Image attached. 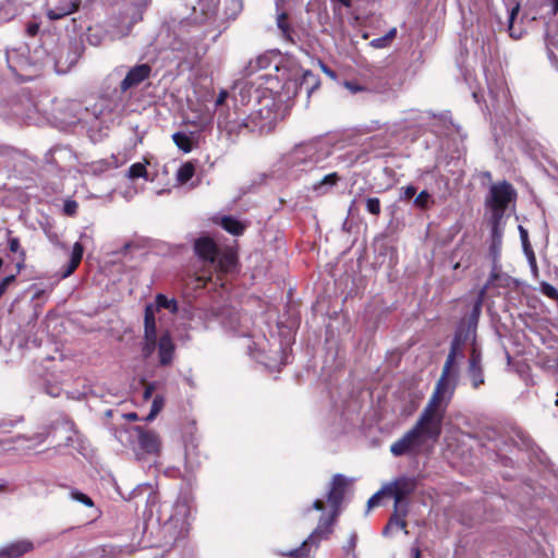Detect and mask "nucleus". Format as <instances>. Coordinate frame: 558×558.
Returning a JSON list of instances; mask_svg holds the SVG:
<instances>
[{"label": "nucleus", "instance_id": "obj_1", "mask_svg": "<svg viewBox=\"0 0 558 558\" xmlns=\"http://www.w3.org/2000/svg\"><path fill=\"white\" fill-rule=\"evenodd\" d=\"M348 488V480L342 474L332 476L327 492V504L329 513L327 517L322 515L317 526L310 536L300 545V547L280 551L278 555L288 558H313L312 547L318 548L322 539H328L333 532V525L341 512V505Z\"/></svg>", "mask_w": 558, "mask_h": 558}, {"label": "nucleus", "instance_id": "obj_2", "mask_svg": "<svg viewBox=\"0 0 558 558\" xmlns=\"http://www.w3.org/2000/svg\"><path fill=\"white\" fill-rule=\"evenodd\" d=\"M191 505L187 498L179 497L173 504L160 505L158 520L173 538L184 537L190 530Z\"/></svg>", "mask_w": 558, "mask_h": 558}, {"label": "nucleus", "instance_id": "obj_3", "mask_svg": "<svg viewBox=\"0 0 558 558\" xmlns=\"http://www.w3.org/2000/svg\"><path fill=\"white\" fill-rule=\"evenodd\" d=\"M421 420H417L414 426L408 430L400 439L391 444L390 452L395 457H402L405 454H417L427 440L433 442L437 441L440 432Z\"/></svg>", "mask_w": 558, "mask_h": 558}, {"label": "nucleus", "instance_id": "obj_4", "mask_svg": "<svg viewBox=\"0 0 558 558\" xmlns=\"http://www.w3.org/2000/svg\"><path fill=\"white\" fill-rule=\"evenodd\" d=\"M417 486L414 477L399 476L395 481L385 484L377 493H375L367 501L368 509L379 505L383 497H392L395 501L405 499L412 495Z\"/></svg>", "mask_w": 558, "mask_h": 558}, {"label": "nucleus", "instance_id": "obj_5", "mask_svg": "<svg viewBox=\"0 0 558 558\" xmlns=\"http://www.w3.org/2000/svg\"><path fill=\"white\" fill-rule=\"evenodd\" d=\"M515 198L517 192L507 181L490 186L486 206L492 210L493 220L496 221V223H499L509 204L515 201Z\"/></svg>", "mask_w": 558, "mask_h": 558}, {"label": "nucleus", "instance_id": "obj_6", "mask_svg": "<svg viewBox=\"0 0 558 558\" xmlns=\"http://www.w3.org/2000/svg\"><path fill=\"white\" fill-rule=\"evenodd\" d=\"M514 282V279L508 274L504 272L501 265L495 260V263H493L492 270L486 283L478 291L476 307H480L483 304L488 290L495 288L509 289L513 286Z\"/></svg>", "mask_w": 558, "mask_h": 558}, {"label": "nucleus", "instance_id": "obj_7", "mask_svg": "<svg viewBox=\"0 0 558 558\" xmlns=\"http://www.w3.org/2000/svg\"><path fill=\"white\" fill-rule=\"evenodd\" d=\"M287 163L291 167H307L318 161V149L314 143L294 146L287 155Z\"/></svg>", "mask_w": 558, "mask_h": 558}, {"label": "nucleus", "instance_id": "obj_8", "mask_svg": "<svg viewBox=\"0 0 558 558\" xmlns=\"http://www.w3.org/2000/svg\"><path fill=\"white\" fill-rule=\"evenodd\" d=\"M251 125V133H258L259 135L271 133L277 125V112L265 106L248 116Z\"/></svg>", "mask_w": 558, "mask_h": 558}, {"label": "nucleus", "instance_id": "obj_9", "mask_svg": "<svg viewBox=\"0 0 558 558\" xmlns=\"http://www.w3.org/2000/svg\"><path fill=\"white\" fill-rule=\"evenodd\" d=\"M442 399L444 395H440L438 391H434L418 417V420L432 426L434 428L433 432L437 429L441 433L442 420L445 415V410L440 409Z\"/></svg>", "mask_w": 558, "mask_h": 558}, {"label": "nucleus", "instance_id": "obj_10", "mask_svg": "<svg viewBox=\"0 0 558 558\" xmlns=\"http://www.w3.org/2000/svg\"><path fill=\"white\" fill-rule=\"evenodd\" d=\"M228 109L218 110L217 125L230 138H238L244 131L251 133V123L248 116L244 119H231Z\"/></svg>", "mask_w": 558, "mask_h": 558}, {"label": "nucleus", "instance_id": "obj_11", "mask_svg": "<svg viewBox=\"0 0 558 558\" xmlns=\"http://www.w3.org/2000/svg\"><path fill=\"white\" fill-rule=\"evenodd\" d=\"M466 375L473 389H478L485 384L483 356L476 343L473 342L468 361Z\"/></svg>", "mask_w": 558, "mask_h": 558}, {"label": "nucleus", "instance_id": "obj_12", "mask_svg": "<svg viewBox=\"0 0 558 558\" xmlns=\"http://www.w3.org/2000/svg\"><path fill=\"white\" fill-rule=\"evenodd\" d=\"M462 347V340L460 336H456L453 340L451 341L450 350L447 355L446 362L442 367L441 376L439 380L436 384L435 390L438 391L440 395H445L446 389L448 387V378L451 373V368L453 367L456 363V357L461 350Z\"/></svg>", "mask_w": 558, "mask_h": 558}, {"label": "nucleus", "instance_id": "obj_13", "mask_svg": "<svg viewBox=\"0 0 558 558\" xmlns=\"http://www.w3.org/2000/svg\"><path fill=\"white\" fill-rule=\"evenodd\" d=\"M409 513V502L405 499L395 501L393 512L383 530L385 536L389 535L393 529H400L409 534L407 530V515Z\"/></svg>", "mask_w": 558, "mask_h": 558}, {"label": "nucleus", "instance_id": "obj_14", "mask_svg": "<svg viewBox=\"0 0 558 558\" xmlns=\"http://www.w3.org/2000/svg\"><path fill=\"white\" fill-rule=\"evenodd\" d=\"M151 66L148 63L136 64L131 68L125 77L120 83L121 93H125L131 88L137 87L151 75Z\"/></svg>", "mask_w": 558, "mask_h": 558}, {"label": "nucleus", "instance_id": "obj_15", "mask_svg": "<svg viewBox=\"0 0 558 558\" xmlns=\"http://www.w3.org/2000/svg\"><path fill=\"white\" fill-rule=\"evenodd\" d=\"M238 263L236 254L233 250L227 248L223 251H219V254L216 258V263L213 267H215L216 279L223 286L222 280L227 274L234 271Z\"/></svg>", "mask_w": 558, "mask_h": 558}, {"label": "nucleus", "instance_id": "obj_16", "mask_svg": "<svg viewBox=\"0 0 558 558\" xmlns=\"http://www.w3.org/2000/svg\"><path fill=\"white\" fill-rule=\"evenodd\" d=\"M195 255L210 266H214L219 254V247L209 236H201L194 241Z\"/></svg>", "mask_w": 558, "mask_h": 558}, {"label": "nucleus", "instance_id": "obj_17", "mask_svg": "<svg viewBox=\"0 0 558 558\" xmlns=\"http://www.w3.org/2000/svg\"><path fill=\"white\" fill-rule=\"evenodd\" d=\"M138 433L137 444L141 450L148 454H157L160 450L159 435L150 429H144L141 426L135 427Z\"/></svg>", "mask_w": 558, "mask_h": 558}, {"label": "nucleus", "instance_id": "obj_18", "mask_svg": "<svg viewBox=\"0 0 558 558\" xmlns=\"http://www.w3.org/2000/svg\"><path fill=\"white\" fill-rule=\"evenodd\" d=\"M175 345L169 332H165L158 340V356L161 366H168L172 363Z\"/></svg>", "mask_w": 558, "mask_h": 558}, {"label": "nucleus", "instance_id": "obj_19", "mask_svg": "<svg viewBox=\"0 0 558 558\" xmlns=\"http://www.w3.org/2000/svg\"><path fill=\"white\" fill-rule=\"evenodd\" d=\"M34 545L31 541L22 539L0 547V558H20L32 551Z\"/></svg>", "mask_w": 558, "mask_h": 558}, {"label": "nucleus", "instance_id": "obj_20", "mask_svg": "<svg viewBox=\"0 0 558 558\" xmlns=\"http://www.w3.org/2000/svg\"><path fill=\"white\" fill-rule=\"evenodd\" d=\"M84 254V246L80 242H75L72 248L71 258L62 271V278L71 276L80 266Z\"/></svg>", "mask_w": 558, "mask_h": 558}, {"label": "nucleus", "instance_id": "obj_21", "mask_svg": "<svg viewBox=\"0 0 558 558\" xmlns=\"http://www.w3.org/2000/svg\"><path fill=\"white\" fill-rule=\"evenodd\" d=\"M277 27L280 29L282 37L291 44H295L293 38L294 28L289 23V14L287 12H281L277 16Z\"/></svg>", "mask_w": 558, "mask_h": 558}, {"label": "nucleus", "instance_id": "obj_22", "mask_svg": "<svg viewBox=\"0 0 558 558\" xmlns=\"http://www.w3.org/2000/svg\"><path fill=\"white\" fill-rule=\"evenodd\" d=\"M144 337H157L155 310L153 305H147L144 312Z\"/></svg>", "mask_w": 558, "mask_h": 558}, {"label": "nucleus", "instance_id": "obj_23", "mask_svg": "<svg viewBox=\"0 0 558 558\" xmlns=\"http://www.w3.org/2000/svg\"><path fill=\"white\" fill-rule=\"evenodd\" d=\"M340 181V175L337 172H331L325 175L320 181L313 185V190L319 194H326L328 191L336 186Z\"/></svg>", "mask_w": 558, "mask_h": 558}, {"label": "nucleus", "instance_id": "obj_24", "mask_svg": "<svg viewBox=\"0 0 558 558\" xmlns=\"http://www.w3.org/2000/svg\"><path fill=\"white\" fill-rule=\"evenodd\" d=\"M220 225L227 232L232 235H241L245 230V225L231 216L222 217Z\"/></svg>", "mask_w": 558, "mask_h": 558}, {"label": "nucleus", "instance_id": "obj_25", "mask_svg": "<svg viewBox=\"0 0 558 558\" xmlns=\"http://www.w3.org/2000/svg\"><path fill=\"white\" fill-rule=\"evenodd\" d=\"M499 223H496L494 221L493 228H492V244L489 247L490 255L493 257V263L498 262L500 248H501V232L498 228Z\"/></svg>", "mask_w": 558, "mask_h": 558}, {"label": "nucleus", "instance_id": "obj_26", "mask_svg": "<svg viewBox=\"0 0 558 558\" xmlns=\"http://www.w3.org/2000/svg\"><path fill=\"white\" fill-rule=\"evenodd\" d=\"M320 85L319 77L314 74L311 70H306L303 72L300 87H304L308 94L313 93Z\"/></svg>", "mask_w": 558, "mask_h": 558}, {"label": "nucleus", "instance_id": "obj_27", "mask_svg": "<svg viewBox=\"0 0 558 558\" xmlns=\"http://www.w3.org/2000/svg\"><path fill=\"white\" fill-rule=\"evenodd\" d=\"M195 173V166L191 161L184 162L178 170L177 180L181 184L189 182Z\"/></svg>", "mask_w": 558, "mask_h": 558}, {"label": "nucleus", "instance_id": "obj_28", "mask_svg": "<svg viewBox=\"0 0 558 558\" xmlns=\"http://www.w3.org/2000/svg\"><path fill=\"white\" fill-rule=\"evenodd\" d=\"M174 144L184 153H190L193 149L191 137L183 133L177 132L172 135Z\"/></svg>", "mask_w": 558, "mask_h": 558}, {"label": "nucleus", "instance_id": "obj_29", "mask_svg": "<svg viewBox=\"0 0 558 558\" xmlns=\"http://www.w3.org/2000/svg\"><path fill=\"white\" fill-rule=\"evenodd\" d=\"M77 9L78 4L72 2L68 5L66 9H50L47 12V15L50 20L56 21L77 11Z\"/></svg>", "mask_w": 558, "mask_h": 558}, {"label": "nucleus", "instance_id": "obj_30", "mask_svg": "<svg viewBox=\"0 0 558 558\" xmlns=\"http://www.w3.org/2000/svg\"><path fill=\"white\" fill-rule=\"evenodd\" d=\"M397 29H389L384 36L375 38L371 41V46L377 49L387 47L396 37Z\"/></svg>", "mask_w": 558, "mask_h": 558}, {"label": "nucleus", "instance_id": "obj_31", "mask_svg": "<svg viewBox=\"0 0 558 558\" xmlns=\"http://www.w3.org/2000/svg\"><path fill=\"white\" fill-rule=\"evenodd\" d=\"M357 543V534L355 532L351 533L345 545L342 547L343 558H356L355 557V547Z\"/></svg>", "mask_w": 558, "mask_h": 558}, {"label": "nucleus", "instance_id": "obj_32", "mask_svg": "<svg viewBox=\"0 0 558 558\" xmlns=\"http://www.w3.org/2000/svg\"><path fill=\"white\" fill-rule=\"evenodd\" d=\"M156 345L158 347L157 337H144V342L142 345L143 357H150L156 350Z\"/></svg>", "mask_w": 558, "mask_h": 558}, {"label": "nucleus", "instance_id": "obj_33", "mask_svg": "<svg viewBox=\"0 0 558 558\" xmlns=\"http://www.w3.org/2000/svg\"><path fill=\"white\" fill-rule=\"evenodd\" d=\"M128 175L130 179H138V178H146L147 177V169L145 165L141 162L133 163L128 171Z\"/></svg>", "mask_w": 558, "mask_h": 558}, {"label": "nucleus", "instance_id": "obj_34", "mask_svg": "<svg viewBox=\"0 0 558 558\" xmlns=\"http://www.w3.org/2000/svg\"><path fill=\"white\" fill-rule=\"evenodd\" d=\"M365 207L373 216L378 217L381 213V203L378 197H367L365 201Z\"/></svg>", "mask_w": 558, "mask_h": 558}, {"label": "nucleus", "instance_id": "obj_35", "mask_svg": "<svg viewBox=\"0 0 558 558\" xmlns=\"http://www.w3.org/2000/svg\"><path fill=\"white\" fill-rule=\"evenodd\" d=\"M430 203L434 202L432 201V196L427 191L420 192L418 195L414 198V205L420 209H427Z\"/></svg>", "mask_w": 558, "mask_h": 558}, {"label": "nucleus", "instance_id": "obj_36", "mask_svg": "<svg viewBox=\"0 0 558 558\" xmlns=\"http://www.w3.org/2000/svg\"><path fill=\"white\" fill-rule=\"evenodd\" d=\"M163 405H165L163 397L160 395L155 396L153 403H151L150 412H149L148 416L146 417V420L150 421V420L155 418L156 415L162 410Z\"/></svg>", "mask_w": 558, "mask_h": 558}, {"label": "nucleus", "instance_id": "obj_37", "mask_svg": "<svg viewBox=\"0 0 558 558\" xmlns=\"http://www.w3.org/2000/svg\"><path fill=\"white\" fill-rule=\"evenodd\" d=\"M156 305L159 308L177 310V302L173 299H168L165 294L156 295Z\"/></svg>", "mask_w": 558, "mask_h": 558}, {"label": "nucleus", "instance_id": "obj_38", "mask_svg": "<svg viewBox=\"0 0 558 558\" xmlns=\"http://www.w3.org/2000/svg\"><path fill=\"white\" fill-rule=\"evenodd\" d=\"M8 247L10 252L17 253L21 256V251H24L21 246L20 239L12 235V231L8 230Z\"/></svg>", "mask_w": 558, "mask_h": 558}, {"label": "nucleus", "instance_id": "obj_39", "mask_svg": "<svg viewBox=\"0 0 558 558\" xmlns=\"http://www.w3.org/2000/svg\"><path fill=\"white\" fill-rule=\"evenodd\" d=\"M541 292L553 301H558V290L548 282L541 283Z\"/></svg>", "mask_w": 558, "mask_h": 558}, {"label": "nucleus", "instance_id": "obj_40", "mask_svg": "<svg viewBox=\"0 0 558 558\" xmlns=\"http://www.w3.org/2000/svg\"><path fill=\"white\" fill-rule=\"evenodd\" d=\"M520 9H521V5L519 2H517L509 11V32H510V36L513 37V38H519V36H515L513 33H512V29H513V22L514 20L517 19L519 12H520Z\"/></svg>", "mask_w": 558, "mask_h": 558}, {"label": "nucleus", "instance_id": "obj_41", "mask_svg": "<svg viewBox=\"0 0 558 558\" xmlns=\"http://www.w3.org/2000/svg\"><path fill=\"white\" fill-rule=\"evenodd\" d=\"M71 496L74 500L82 502L86 507L94 506L92 498L82 492L74 490V492H72Z\"/></svg>", "mask_w": 558, "mask_h": 558}, {"label": "nucleus", "instance_id": "obj_42", "mask_svg": "<svg viewBox=\"0 0 558 558\" xmlns=\"http://www.w3.org/2000/svg\"><path fill=\"white\" fill-rule=\"evenodd\" d=\"M16 280V276L15 275H10V276H7L4 277L1 282H0V299L2 298V295L5 293L8 287L10 284H12L13 282H15Z\"/></svg>", "mask_w": 558, "mask_h": 558}, {"label": "nucleus", "instance_id": "obj_43", "mask_svg": "<svg viewBox=\"0 0 558 558\" xmlns=\"http://www.w3.org/2000/svg\"><path fill=\"white\" fill-rule=\"evenodd\" d=\"M77 203L73 199H69L64 203L63 211L66 216H74L77 211Z\"/></svg>", "mask_w": 558, "mask_h": 558}, {"label": "nucleus", "instance_id": "obj_44", "mask_svg": "<svg viewBox=\"0 0 558 558\" xmlns=\"http://www.w3.org/2000/svg\"><path fill=\"white\" fill-rule=\"evenodd\" d=\"M271 58L268 54H262L256 58L255 66L257 69H267L270 65Z\"/></svg>", "mask_w": 558, "mask_h": 558}, {"label": "nucleus", "instance_id": "obj_45", "mask_svg": "<svg viewBox=\"0 0 558 558\" xmlns=\"http://www.w3.org/2000/svg\"><path fill=\"white\" fill-rule=\"evenodd\" d=\"M228 97H229L228 90L221 89L218 94L216 101H215L216 108H220L219 110L223 109L222 106L225 105Z\"/></svg>", "mask_w": 558, "mask_h": 558}, {"label": "nucleus", "instance_id": "obj_46", "mask_svg": "<svg viewBox=\"0 0 558 558\" xmlns=\"http://www.w3.org/2000/svg\"><path fill=\"white\" fill-rule=\"evenodd\" d=\"M155 389H156V387H155L154 383H146L144 385L143 398L145 400H149L153 397Z\"/></svg>", "mask_w": 558, "mask_h": 558}, {"label": "nucleus", "instance_id": "obj_47", "mask_svg": "<svg viewBox=\"0 0 558 558\" xmlns=\"http://www.w3.org/2000/svg\"><path fill=\"white\" fill-rule=\"evenodd\" d=\"M542 5L544 4H550V11H549V15L550 16H555L558 12V0H541L539 2Z\"/></svg>", "mask_w": 558, "mask_h": 558}, {"label": "nucleus", "instance_id": "obj_48", "mask_svg": "<svg viewBox=\"0 0 558 558\" xmlns=\"http://www.w3.org/2000/svg\"><path fill=\"white\" fill-rule=\"evenodd\" d=\"M416 194V187L413 185H408L403 189V197L405 199L412 198Z\"/></svg>", "mask_w": 558, "mask_h": 558}, {"label": "nucleus", "instance_id": "obj_49", "mask_svg": "<svg viewBox=\"0 0 558 558\" xmlns=\"http://www.w3.org/2000/svg\"><path fill=\"white\" fill-rule=\"evenodd\" d=\"M38 31H39V25L37 23H29L26 27V33L31 37L36 36Z\"/></svg>", "mask_w": 558, "mask_h": 558}, {"label": "nucleus", "instance_id": "obj_50", "mask_svg": "<svg viewBox=\"0 0 558 558\" xmlns=\"http://www.w3.org/2000/svg\"><path fill=\"white\" fill-rule=\"evenodd\" d=\"M25 260H26V252L25 251H21V256H19V262L15 265L16 269H17V272H20L24 268Z\"/></svg>", "mask_w": 558, "mask_h": 558}, {"label": "nucleus", "instance_id": "obj_51", "mask_svg": "<svg viewBox=\"0 0 558 558\" xmlns=\"http://www.w3.org/2000/svg\"><path fill=\"white\" fill-rule=\"evenodd\" d=\"M325 507H326L325 502L322 499H316L312 506V508L317 511H323L325 509Z\"/></svg>", "mask_w": 558, "mask_h": 558}, {"label": "nucleus", "instance_id": "obj_52", "mask_svg": "<svg viewBox=\"0 0 558 558\" xmlns=\"http://www.w3.org/2000/svg\"><path fill=\"white\" fill-rule=\"evenodd\" d=\"M520 233H521V238H522V241H523V245L526 248L527 245H529V243H527V232L522 227H520Z\"/></svg>", "mask_w": 558, "mask_h": 558}, {"label": "nucleus", "instance_id": "obj_53", "mask_svg": "<svg viewBox=\"0 0 558 558\" xmlns=\"http://www.w3.org/2000/svg\"><path fill=\"white\" fill-rule=\"evenodd\" d=\"M529 259H530L531 266L534 269V271H537L536 259H535V255H534L533 251H530Z\"/></svg>", "mask_w": 558, "mask_h": 558}, {"label": "nucleus", "instance_id": "obj_54", "mask_svg": "<svg viewBox=\"0 0 558 558\" xmlns=\"http://www.w3.org/2000/svg\"><path fill=\"white\" fill-rule=\"evenodd\" d=\"M320 66H322V70L327 74L329 75L330 77H335L336 76V73L329 69L326 64L324 63H320Z\"/></svg>", "mask_w": 558, "mask_h": 558}, {"label": "nucleus", "instance_id": "obj_55", "mask_svg": "<svg viewBox=\"0 0 558 558\" xmlns=\"http://www.w3.org/2000/svg\"><path fill=\"white\" fill-rule=\"evenodd\" d=\"M45 294V290L37 289L36 292L33 295V300H38Z\"/></svg>", "mask_w": 558, "mask_h": 558}, {"label": "nucleus", "instance_id": "obj_56", "mask_svg": "<svg viewBox=\"0 0 558 558\" xmlns=\"http://www.w3.org/2000/svg\"><path fill=\"white\" fill-rule=\"evenodd\" d=\"M197 280L203 281V286L205 287L208 281H211V274L208 277L199 276Z\"/></svg>", "mask_w": 558, "mask_h": 558}, {"label": "nucleus", "instance_id": "obj_57", "mask_svg": "<svg viewBox=\"0 0 558 558\" xmlns=\"http://www.w3.org/2000/svg\"><path fill=\"white\" fill-rule=\"evenodd\" d=\"M125 417H126L129 421H132V422H134V421H137V420H138V416H137V414H136L135 412L128 413V414L125 415Z\"/></svg>", "mask_w": 558, "mask_h": 558}, {"label": "nucleus", "instance_id": "obj_58", "mask_svg": "<svg viewBox=\"0 0 558 558\" xmlns=\"http://www.w3.org/2000/svg\"><path fill=\"white\" fill-rule=\"evenodd\" d=\"M412 553H413L414 558H421V550L418 547H414L412 549Z\"/></svg>", "mask_w": 558, "mask_h": 558}, {"label": "nucleus", "instance_id": "obj_59", "mask_svg": "<svg viewBox=\"0 0 558 558\" xmlns=\"http://www.w3.org/2000/svg\"><path fill=\"white\" fill-rule=\"evenodd\" d=\"M347 86L351 88L353 92L362 90V87L353 86L351 83H347Z\"/></svg>", "mask_w": 558, "mask_h": 558}, {"label": "nucleus", "instance_id": "obj_60", "mask_svg": "<svg viewBox=\"0 0 558 558\" xmlns=\"http://www.w3.org/2000/svg\"><path fill=\"white\" fill-rule=\"evenodd\" d=\"M481 307H482V305H481L480 307H476V303H475V304H474V310H473V311H474V313H476V314H477V313L481 311Z\"/></svg>", "mask_w": 558, "mask_h": 558}, {"label": "nucleus", "instance_id": "obj_61", "mask_svg": "<svg viewBox=\"0 0 558 558\" xmlns=\"http://www.w3.org/2000/svg\"><path fill=\"white\" fill-rule=\"evenodd\" d=\"M130 246H131V244H130V243H126V244L124 245V250L126 251Z\"/></svg>", "mask_w": 558, "mask_h": 558}, {"label": "nucleus", "instance_id": "obj_62", "mask_svg": "<svg viewBox=\"0 0 558 558\" xmlns=\"http://www.w3.org/2000/svg\"><path fill=\"white\" fill-rule=\"evenodd\" d=\"M485 175H486L487 178H490V172H486V173H485Z\"/></svg>", "mask_w": 558, "mask_h": 558}]
</instances>
